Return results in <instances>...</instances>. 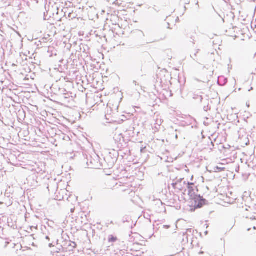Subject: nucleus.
<instances>
[{"instance_id":"nucleus-1","label":"nucleus","mask_w":256,"mask_h":256,"mask_svg":"<svg viewBox=\"0 0 256 256\" xmlns=\"http://www.w3.org/2000/svg\"><path fill=\"white\" fill-rule=\"evenodd\" d=\"M190 198V206L194 207V209L200 208L204 204V200L199 195H196Z\"/></svg>"},{"instance_id":"nucleus-2","label":"nucleus","mask_w":256,"mask_h":256,"mask_svg":"<svg viewBox=\"0 0 256 256\" xmlns=\"http://www.w3.org/2000/svg\"><path fill=\"white\" fill-rule=\"evenodd\" d=\"M172 186L176 192H182L184 194L188 187V183L182 180H181L173 184Z\"/></svg>"},{"instance_id":"nucleus-3","label":"nucleus","mask_w":256,"mask_h":256,"mask_svg":"<svg viewBox=\"0 0 256 256\" xmlns=\"http://www.w3.org/2000/svg\"><path fill=\"white\" fill-rule=\"evenodd\" d=\"M187 188H188V194L190 197H193V196L196 195V192H198V190L194 184L188 182Z\"/></svg>"},{"instance_id":"nucleus-4","label":"nucleus","mask_w":256,"mask_h":256,"mask_svg":"<svg viewBox=\"0 0 256 256\" xmlns=\"http://www.w3.org/2000/svg\"><path fill=\"white\" fill-rule=\"evenodd\" d=\"M64 192L62 190L58 191L56 194V196L54 199L56 200H62L64 199Z\"/></svg>"},{"instance_id":"nucleus-5","label":"nucleus","mask_w":256,"mask_h":256,"mask_svg":"<svg viewBox=\"0 0 256 256\" xmlns=\"http://www.w3.org/2000/svg\"><path fill=\"white\" fill-rule=\"evenodd\" d=\"M117 238L113 236H110L108 238V242H115L117 240Z\"/></svg>"},{"instance_id":"nucleus-6","label":"nucleus","mask_w":256,"mask_h":256,"mask_svg":"<svg viewBox=\"0 0 256 256\" xmlns=\"http://www.w3.org/2000/svg\"><path fill=\"white\" fill-rule=\"evenodd\" d=\"M215 170H216V172H222L225 170L224 168H220L218 166H216L215 168Z\"/></svg>"},{"instance_id":"nucleus-7","label":"nucleus","mask_w":256,"mask_h":256,"mask_svg":"<svg viewBox=\"0 0 256 256\" xmlns=\"http://www.w3.org/2000/svg\"><path fill=\"white\" fill-rule=\"evenodd\" d=\"M162 122H163V120H162L161 118H160V124H159V125H160V124H162Z\"/></svg>"},{"instance_id":"nucleus-8","label":"nucleus","mask_w":256,"mask_h":256,"mask_svg":"<svg viewBox=\"0 0 256 256\" xmlns=\"http://www.w3.org/2000/svg\"><path fill=\"white\" fill-rule=\"evenodd\" d=\"M74 244H73V246H74V247L75 246H76V244L75 242H74Z\"/></svg>"},{"instance_id":"nucleus-9","label":"nucleus","mask_w":256,"mask_h":256,"mask_svg":"<svg viewBox=\"0 0 256 256\" xmlns=\"http://www.w3.org/2000/svg\"><path fill=\"white\" fill-rule=\"evenodd\" d=\"M74 244H73V246H74V247L75 246H76V244L75 242H74Z\"/></svg>"}]
</instances>
